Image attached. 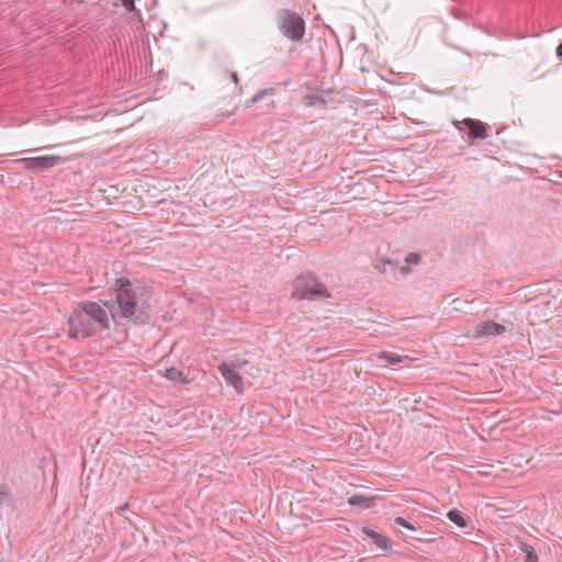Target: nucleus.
<instances>
[{"mask_svg":"<svg viewBox=\"0 0 562 562\" xmlns=\"http://www.w3.org/2000/svg\"><path fill=\"white\" fill-rule=\"evenodd\" d=\"M110 318L114 322L117 318L143 322L132 283L125 278L116 280L115 300L79 303L68 318V335L74 339L99 335L110 328Z\"/></svg>","mask_w":562,"mask_h":562,"instance_id":"f257e3e1","label":"nucleus"},{"mask_svg":"<svg viewBox=\"0 0 562 562\" xmlns=\"http://www.w3.org/2000/svg\"><path fill=\"white\" fill-rule=\"evenodd\" d=\"M330 293L312 272H303L293 281L292 297L312 300L314 297H330Z\"/></svg>","mask_w":562,"mask_h":562,"instance_id":"f03ea898","label":"nucleus"},{"mask_svg":"<svg viewBox=\"0 0 562 562\" xmlns=\"http://www.w3.org/2000/svg\"><path fill=\"white\" fill-rule=\"evenodd\" d=\"M279 30L282 35L292 41L301 42L305 35V21L296 12L281 9L278 13Z\"/></svg>","mask_w":562,"mask_h":562,"instance_id":"7ed1b4c3","label":"nucleus"},{"mask_svg":"<svg viewBox=\"0 0 562 562\" xmlns=\"http://www.w3.org/2000/svg\"><path fill=\"white\" fill-rule=\"evenodd\" d=\"M61 157L57 155H45L31 158H21L18 162L24 166V169L31 172L44 171L57 166Z\"/></svg>","mask_w":562,"mask_h":562,"instance_id":"20e7f679","label":"nucleus"},{"mask_svg":"<svg viewBox=\"0 0 562 562\" xmlns=\"http://www.w3.org/2000/svg\"><path fill=\"white\" fill-rule=\"evenodd\" d=\"M456 127L462 132L464 125L468 128L467 142L473 143L475 139H484L486 137V125L474 119H464L462 122H454Z\"/></svg>","mask_w":562,"mask_h":562,"instance_id":"39448f33","label":"nucleus"},{"mask_svg":"<svg viewBox=\"0 0 562 562\" xmlns=\"http://www.w3.org/2000/svg\"><path fill=\"white\" fill-rule=\"evenodd\" d=\"M218 371L228 385H232L237 393H244L243 378L237 370L236 363L224 362L218 366Z\"/></svg>","mask_w":562,"mask_h":562,"instance_id":"423d86ee","label":"nucleus"},{"mask_svg":"<svg viewBox=\"0 0 562 562\" xmlns=\"http://www.w3.org/2000/svg\"><path fill=\"white\" fill-rule=\"evenodd\" d=\"M506 331V327L502 324L495 323L493 321H487L480 323L474 328V337H495L501 336Z\"/></svg>","mask_w":562,"mask_h":562,"instance_id":"0eeeda50","label":"nucleus"},{"mask_svg":"<svg viewBox=\"0 0 562 562\" xmlns=\"http://www.w3.org/2000/svg\"><path fill=\"white\" fill-rule=\"evenodd\" d=\"M362 531L372 539V541L382 550H386L390 547V539L385 537L382 533H379L378 531L370 529V528H363Z\"/></svg>","mask_w":562,"mask_h":562,"instance_id":"6e6552de","label":"nucleus"},{"mask_svg":"<svg viewBox=\"0 0 562 562\" xmlns=\"http://www.w3.org/2000/svg\"><path fill=\"white\" fill-rule=\"evenodd\" d=\"M164 376L171 382H181V383L188 382L183 372L173 367L167 368L164 372Z\"/></svg>","mask_w":562,"mask_h":562,"instance_id":"1a4fd4ad","label":"nucleus"},{"mask_svg":"<svg viewBox=\"0 0 562 562\" xmlns=\"http://www.w3.org/2000/svg\"><path fill=\"white\" fill-rule=\"evenodd\" d=\"M379 358L385 360L390 364H397V363L403 362L408 357L404 356V355H400L395 351H385L384 350L379 355Z\"/></svg>","mask_w":562,"mask_h":562,"instance_id":"9d476101","label":"nucleus"},{"mask_svg":"<svg viewBox=\"0 0 562 562\" xmlns=\"http://www.w3.org/2000/svg\"><path fill=\"white\" fill-rule=\"evenodd\" d=\"M372 499L371 497H367L364 495H352L349 499H348V503L350 506H362L364 508H369L371 506V503H372Z\"/></svg>","mask_w":562,"mask_h":562,"instance_id":"9b49d317","label":"nucleus"},{"mask_svg":"<svg viewBox=\"0 0 562 562\" xmlns=\"http://www.w3.org/2000/svg\"><path fill=\"white\" fill-rule=\"evenodd\" d=\"M519 548L526 554L524 562H539L538 554L531 546L521 542Z\"/></svg>","mask_w":562,"mask_h":562,"instance_id":"f8f14e48","label":"nucleus"},{"mask_svg":"<svg viewBox=\"0 0 562 562\" xmlns=\"http://www.w3.org/2000/svg\"><path fill=\"white\" fill-rule=\"evenodd\" d=\"M447 517L450 521L456 524L458 527L463 528L467 526V520L462 514L457 509H451L447 513Z\"/></svg>","mask_w":562,"mask_h":562,"instance_id":"ddd939ff","label":"nucleus"},{"mask_svg":"<svg viewBox=\"0 0 562 562\" xmlns=\"http://www.w3.org/2000/svg\"><path fill=\"white\" fill-rule=\"evenodd\" d=\"M12 502V495L9 486L0 485V505L10 504Z\"/></svg>","mask_w":562,"mask_h":562,"instance_id":"4468645a","label":"nucleus"},{"mask_svg":"<svg viewBox=\"0 0 562 562\" xmlns=\"http://www.w3.org/2000/svg\"><path fill=\"white\" fill-rule=\"evenodd\" d=\"M394 522L408 529V530H412V531L417 530V528L413 524H411L409 521H407L405 518H403L401 516L395 517Z\"/></svg>","mask_w":562,"mask_h":562,"instance_id":"2eb2a0df","label":"nucleus"},{"mask_svg":"<svg viewBox=\"0 0 562 562\" xmlns=\"http://www.w3.org/2000/svg\"><path fill=\"white\" fill-rule=\"evenodd\" d=\"M121 4L127 10V11H134L135 10V0H119ZM119 1L114 3V5L119 4Z\"/></svg>","mask_w":562,"mask_h":562,"instance_id":"dca6fc26","label":"nucleus"},{"mask_svg":"<svg viewBox=\"0 0 562 562\" xmlns=\"http://www.w3.org/2000/svg\"><path fill=\"white\" fill-rule=\"evenodd\" d=\"M419 259H420V257L418 254L411 252L406 257V262L411 263V265H416V263H418Z\"/></svg>","mask_w":562,"mask_h":562,"instance_id":"f3484780","label":"nucleus"},{"mask_svg":"<svg viewBox=\"0 0 562 562\" xmlns=\"http://www.w3.org/2000/svg\"><path fill=\"white\" fill-rule=\"evenodd\" d=\"M127 508H128V504H127V503H125L124 505H122V506L117 507V509H116V510H117V513H119V514H121V513H123L124 510H126Z\"/></svg>","mask_w":562,"mask_h":562,"instance_id":"a211bd4d","label":"nucleus"},{"mask_svg":"<svg viewBox=\"0 0 562 562\" xmlns=\"http://www.w3.org/2000/svg\"><path fill=\"white\" fill-rule=\"evenodd\" d=\"M557 54L559 57L562 58V42L559 44L558 48H557Z\"/></svg>","mask_w":562,"mask_h":562,"instance_id":"6ab92c4d","label":"nucleus"},{"mask_svg":"<svg viewBox=\"0 0 562 562\" xmlns=\"http://www.w3.org/2000/svg\"><path fill=\"white\" fill-rule=\"evenodd\" d=\"M231 77H232V79H233V81H234L235 83H238V77H237V74H236V72H232V74H231Z\"/></svg>","mask_w":562,"mask_h":562,"instance_id":"aec40b11","label":"nucleus"},{"mask_svg":"<svg viewBox=\"0 0 562 562\" xmlns=\"http://www.w3.org/2000/svg\"><path fill=\"white\" fill-rule=\"evenodd\" d=\"M259 98H260V95H256V97H254V98H252V100H251V101H252V102H257Z\"/></svg>","mask_w":562,"mask_h":562,"instance_id":"412c9836","label":"nucleus"},{"mask_svg":"<svg viewBox=\"0 0 562 562\" xmlns=\"http://www.w3.org/2000/svg\"><path fill=\"white\" fill-rule=\"evenodd\" d=\"M385 263H387V265H390V266H393V262H392L391 260H386V261L384 262V265H385Z\"/></svg>","mask_w":562,"mask_h":562,"instance_id":"4be33fe9","label":"nucleus"}]
</instances>
